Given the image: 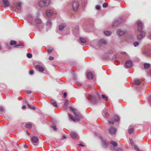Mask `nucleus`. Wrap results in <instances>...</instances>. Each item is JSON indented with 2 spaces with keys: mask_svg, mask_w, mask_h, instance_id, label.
Segmentation results:
<instances>
[{
  "mask_svg": "<svg viewBox=\"0 0 151 151\" xmlns=\"http://www.w3.org/2000/svg\"><path fill=\"white\" fill-rule=\"evenodd\" d=\"M25 126L26 128L29 129H31L32 127V125L30 123H28L26 124Z\"/></svg>",
  "mask_w": 151,
  "mask_h": 151,
  "instance_id": "nucleus-28",
  "label": "nucleus"
},
{
  "mask_svg": "<svg viewBox=\"0 0 151 151\" xmlns=\"http://www.w3.org/2000/svg\"><path fill=\"white\" fill-rule=\"evenodd\" d=\"M134 83L137 86H140L141 85L143 84L142 82L140 80L136 79L134 81Z\"/></svg>",
  "mask_w": 151,
  "mask_h": 151,
  "instance_id": "nucleus-9",
  "label": "nucleus"
},
{
  "mask_svg": "<svg viewBox=\"0 0 151 151\" xmlns=\"http://www.w3.org/2000/svg\"><path fill=\"white\" fill-rule=\"evenodd\" d=\"M69 103V101L68 99H65V101L64 104V105L66 106H67L68 104Z\"/></svg>",
  "mask_w": 151,
  "mask_h": 151,
  "instance_id": "nucleus-36",
  "label": "nucleus"
},
{
  "mask_svg": "<svg viewBox=\"0 0 151 151\" xmlns=\"http://www.w3.org/2000/svg\"><path fill=\"white\" fill-rule=\"evenodd\" d=\"M52 128L54 130H55V131H57V128L55 126H52Z\"/></svg>",
  "mask_w": 151,
  "mask_h": 151,
  "instance_id": "nucleus-53",
  "label": "nucleus"
},
{
  "mask_svg": "<svg viewBox=\"0 0 151 151\" xmlns=\"http://www.w3.org/2000/svg\"><path fill=\"white\" fill-rule=\"evenodd\" d=\"M35 22L36 24V26L37 27H38L39 28V27L38 26V24L40 27L42 26L41 21L40 19H36L35 20Z\"/></svg>",
  "mask_w": 151,
  "mask_h": 151,
  "instance_id": "nucleus-10",
  "label": "nucleus"
},
{
  "mask_svg": "<svg viewBox=\"0 0 151 151\" xmlns=\"http://www.w3.org/2000/svg\"><path fill=\"white\" fill-rule=\"evenodd\" d=\"M50 102L51 104L53 105L55 107H57V103L55 102V101L53 99H51L50 100Z\"/></svg>",
  "mask_w": 151,
  "mask_h": 151,
  "instance_id": "nucleus-23",
  "label": "nucleus"
},
{
  "mask_svg": "<svg viewBox=\"0 0 151 151\" xmlns=\"http://www.w3.org/2000/svg\"><path fill=\"white\" fill-rule=\"evenodd\" d=\"M22 46V47L23 46V45L22 44H18L17 43V46Z\"/></svg>",
  "mask_w": 151,
  "mask_h": 151,
  "instance_id": "nucleus-59",
  "label": "nucleus"
},
{
  "mask_svg": "<svg viewBox=\"0 0 151 151\" xmlns=\"http://www.w3.org/2000/svg\"><path fill=\"white\" fill-rule=\"evenodd\" d=\"M144 53L145 55L147 56L150 55H151V50L149 49H146Z\"/></svg>",
  "mask_w": 151,
  "mask_h": 151,
  "instance_id": "nucleus-14",
  "label": "nucleus"
},
{
  "mask_svg": "<svg viewBox=\"0 0 151 151\" xmlns=\"http://www.w3.org/2000/svg\"><path fill=\"white\" fill-rule=\"evenodd\" d=\"M50 4V0H41L38 3V5L41 7L48 6Z\"/></svg>",
  "mask_w": 151,
  "mask_h": 151,
  "instance_id": "nucleus-1",
  "label": "nucleus"
},
{
  "mask_svg": "<svg viewBox=\"0 0 151 151\" xmlns=\"http://www.w3.org/2000/svg\"><path fill=\"white\" fill-rule=\"evenodd\" d=\"M54 13L53 11L51 10H48L46 11V15L48 17H50Z\"/></svg>",
  "mask_w": 151,
  "mask_h": 151,
  "instance_id": "nucleus-8",
  "label": "nucleus"
},
{
  "mask_svg": "<svg viewBox=\"0 0 151 151\" xmlns=\"http://www.w3.org/2000/svg\"><path fill=\"white\" fill-rule=\"evenodd\" d=\"M148 38L151 40V35H149L148 37Z\"/></svg>",
  "mask_w": 151,
  "mask_h": 151,
  "instance_id": "nucleus-64",
  "label": "nucleus"
},
{
  "mask_svg": "<svg viewBox=\"0 0 151 151\" xmlns=\"http://www.w3.org/2000/svg\"><path fill=\"white\" fill-rule=\"evenodd\" d=\"M137 27L138 31H143V24L140 21H138L137 23Z\"/></svg>",
  "mask_w": 151,
  "mask_h": 151,
  "instance_id": "nucleus-4",
  "label": "nucleus"
},
{
  "mask_svg": "<svg viewBox=\"0 0 151 151\" xmlns=\"http://www.w3.org/2000/svg\"><path fill=\"white\" fill-rule=\"evenodd\" d=\"M129 141H130V142L131 143L132 145V144H133L134 143L132 139H129Z\"/></svg>",
  "mask_w": 151,
  "mask_h": 151,
  "instance_id": "nucleus-55",
  "label": "nucleus"
},
{
  "mask_svg": "<svg viewBox=\"0 0 151 151\" xmlns=\"http://www.w3.org/2000/svg\"><path fill=\"white\" fill-rule=\"evenodd\" d=\"M34 70H30L29 71V73L30 75H32L34 73Z\"/></svg>",
  "mask_w": 151,
  "mask_h": 151,
  "instance_id": "nucleus-45",
  "label": "nucleus"
},
{
  "mask_svg": "<svg viewBox=\"0 0 151 151\" xmlns=\"http://www.w3.org/2000/svg\"><path fill=\"white\" fill-rule=\"evenodd\" d=\"M79 6V3L78 1H75L73 2V7L74 11H76L78 9Z\"/></svg>",
  "mask_w": 151,
  "mask_h": 151,
  "instance_id": "nucleus-7",
  "label": "nucleus"
},
{
  "mask_svg": "<svg viewBox=\"0 0 151 151\" xmlns=\"http://www.w3.org/2000/svg\"><path fill=\"white\" fill-rule=\"evenodd\" d=\"M25 92L27 94H30L31 93V91H25Z\"/></svg>",
  "mask_w": 151,
  "mask_h": 151,
  "instance_id": "nucleus-51",
  "label": "nucleus"
},
{
  "mask_svg": "<svg viewBox=\"0 0 151 151\" xmlns=\"http://www.w3.org/2000/svg\"><path fill=\"white\" fill-rule=\"evenodd\" d=\"M72 74L73 76V79L74 80H76L77 79V77L76 74L73 72Z\"/></svg>",
  "mask_w": 151,
  "mask_h": 151,
  "instance_id": "nucleus-39",
  "label": "nucleus"
},
{
  "mask_svg": "<svg viewBox=\"0 0 151 151\" xmlns=\"http://www.w3.org/2000/svg\"><path fill=\"white\" fill-rule=\"evenodd\" d=\"M116 130L117 129L114 127H111L109 129V132L111 135L115 134Z\"/></svg>",
  "mask_w": 151,
  "mask_h": 151,
  "instance_id": "nucleus-6",
  "label": "nucleus"
},
{
  "mask_svg": "<svg viewBox=\"0 0 151 151\" xmlns=\"http://www.w3.org/2000/svg\"><path fill=\"white\" fill-rule=\"evenodd\" d=\"M69 109L70 110H71L73 112L74 114V113H75L77 112L76 110L75 109H74V108H73L71 106H70L69 107Z\"/></svg>",
  "mask_w": 151,
  "mask_h": 151,
  "instance_id": "nucleus-29",
  "label": "nucleus"
},
{
  "mask_svg": "<svg viewBox=\"0 0 151 151\" xmlns=\"http://www.w3.org/2000/svg\"><path fill=\"white\" fill-rule=\"evenodd\" d=\"M115 120L116 121H118L119 120V117L117 116H115L114 117Z\"/></svg>",
  "mask_w": 151,
  "mask_h": 151,
  "instance_id": "nucleus-40",
  "label": "nucleus"
},
{
  "mask_svg": "<svg viewBox=\"0 0 151 151\" xmlns=\"http://www.w3.org/2000/svg\"><path fill=\"white\" fill-rule=\"evenodd\" d=\"M146 35L145 32L143 31H138L137 36V39L140 40L144 37Z\"/></svg>",
  "mask_w": 151,
  "mask_h": 151,
  "instance_id": "nucleus-2",
  "label": "nucleus"
},
{
  "mask_svg": "<svg viewBox=\"0 0 151 151\" xmlns=\"http://www.w3.org/2000/svg\"><path fill=\"white\" fill-rule=\"evenodd\" d=\"M79 145L81 146L82 147H85V145L83 144L82 143H81L78 144Z\"/></svg>",
  "mask_w": 151,
  "mask_h": 151,
  "instance_id": "nucleus-56",
  "label": "nucleus"
},
{
  "mask_svg": "<svg viewBox=\"0 0 151 151\" xmlns=\"http://www.w3.org/2000/svg\"><path fill=\"white\" fill-rule=\"evenodd\" d=\"M80 40L83 43H85L86 42V40L85 39L82 38H80Z\"/></svg>",
  "mask_w": 151,
  "mask_h": 151,
  "instance_id": "nucleus-38",
  "label": "nucleus"
},
{
  "mask_svg": "<svg viewBox=\"0 0 151 151\" xmlns=\"http://www.w3.org/2000/svg\"><path fill=\"white\" fill-rule=\"evenodd\" d=\"M134 148L135 150H137L139 149L138 147H137V146L136 145L134 146Z\"/></svg>",
  "mask_w": 151,
  "mask_h": 151,
  "instance_id": "nucleus-58",
  "label": "nucleus"
},
{
  "mask_svg": "<svg viewBox=\"0 0 151 151\" xmlns=\"http://www.w3.org/2000/svg\"><path fill=\"white\" fill-rule=\"evenodd\" d=\"M24 147L25 148H27L28 147V146L26 145H24Z\"/></svg>",
  "mask_w": 151,
  "mask_h": 151,
  "instance_id": "nucleus-61",
  "label": "nucleus"
},
{
  "mask_svg": "<svg viewBox=\"0 0 151 151\" xmlns=\"http://www.w3.org/2000/svg\"><path fill=\"white\" fill-rule=\"evenodd\" d=\"M76 83L79 86H81L82 85L81 83L79 82H76Z\"/></svg>",
  "mask_w": 151,
  "mask_h": 151,
  "instance_id": "nucleus-57",
  "label": "nucleus"
},
{
  "mask_svg": "<svg viewBox=\"0 0 151 151\" xmlns=\"http://www.w3.org/2000/svg\"><path fill=\"white\" fill-rule=\"evenodd\" d=\"M87 77L89 79H92L93 78V75L91 72H89L87 74Z\"/></svg>",
  "mask_w": 151,
  "mask_h": 151,
  "instance_id": "nucleus-20",
  "label": "nucleus"
},
{
  "mask_svg": "<svg viewBox=\"0 0 151 151\" xmlns=\"http://www.w3.org/2000/svg\"><path fill=\"white\" fill-rule=\"evenodd\" d=\"M134 128H133L131 127L128 130V132L129 134H131L133 132Z\"/></svg>",
  "mask_w": 151,
  "mask_h": 151,
  "instance_id": "nucleus-33",
  "label": "nucleus"
},
{
  "mask_svg": "<svg viewBox=\"0 0 151 151\" xmlns=\"http://www.w3.org/2000/svg\"><path fill=\"white\" fill-rule=\"evenodd\" d=\"M96 8L97 10H99L100 9V6L99 5H96Z\"/></svg>",
  "mask_w": 151,
  "mask_h": 151,
  "instance_id": "nucleus-52",
  "label": "nucleus"
},
{
  "mask_svg": "<svg viewBox=\"0 0 151 151\" xmlns=\"http://www.w3.org/2000/svg\"><path fill=\"white\" fill-rule=\"evenodd\" d=\"M74 115L75 117L76 120L78 121H79L80 119L82 117L81 115L78 112H76L74 114Z\"/></svg>",
  "mask_w": 151,
  "mask_h": 151,
  "instance_id": "nucleus-5",
  "label": "nucleus"
},
{
  "mask_svg": "<svg viewBox=\"0 0 151 151\" xmlns=\"http://www.w3.org/2000/svg\"><path fill=\"white\" fill-rule=\"evenodd\" d=\"M26 108V106H25V105H24V106H22V109H25V108Z\"/></svg>",
  "mask_w": 151,
  "mask_h": 151,
  "instance_id": "nucleus-62",
  "label": "nucleus"
},
{
  "mask_svg": "<svg viewBox=\"0 0 151 151\" xmlns=\"http://www.w3.org/2000/svg\"><path fill=\"white\" fill-rule=\"evenodd\" d=\"M96 93L98 97L99 98V99L100 100H101V97L100 95L98 94L97 92H96Z\"/></svg>",
  "mask_w": 151,
  "mask_h": 151,
  "instance_id": "nucleus-46",
  "label": "nucleus"
},
{
  "mask_svg": "<svg viewBox=\"0 0 151 151\" xmlns=\"http://www.w3.org/2000/svg\"><path fill=\"white\" fill-rule=\"evenodd\" d=\"M70 134L71 137L73 139H76L78 137L77 134L74 132H70Z\"/></svg>",
  "mask_w": 151,
  "mask_h": 151,
  "instance_id": "nucleus-15",
  "label": "nucleus"
},
{
  "mask_svg": "<svg viewBox=\"0 0 151 151\" xmlns=\"http://www.w3.org/2000/svg\"><path fill=\"white\" fill-rule=\"evenodd\" d=\"M121 54H124V55H127V54L126 52H121Z\"/></svg>",
  "mask_w": 151,
  "mask_h": 151,
  "instance_id": "nucleus-60",
  "label": "nucleus"
},
{
  "mask_svg": "<svg viewBox=\"0 0 151 151\" xmlns=\"http://www.w3.org/2000/svg\"><path fill=\"white\" fill-rule=\"evenodd\" d=\"M99 44L101 45L102 44H107V41L105 39H102L99 41Z\"/></svg>",
  "mask_w": 151,
  "mask_h": 151,
  "instance_id": "nucleus-18",
  "label": "nucleus"
},
{
  "mask_svg": "<svg viewBox=\"0 0 151 151\" xmlns=\"http://www.w3.org/2000/svg\"><path fill=\"white\" fill-rule=\"evenodd\" d=\"M66 26L65 23H62L58 27L59 29L60 30H62Z\"/></svg>",
  "mask_w": 151,
  "mask_h": 151,
  "instance_id": "nucleus-17",
  "label": "nucleus"
},
{
  "mask_svg": "<svg viewBox=\"0 0 151 151\" xmlns=\"http://www.w3.org/2000/svg\"><path fill=\"white\" fill-rule=\"evenodd\" d=\"M101 99H102L106 101H107L108 100V97L104 94H103L101 95Z\"/></svg>",
  "mask_w": 151,
  "mask_h": 151,
  "instance_id": "nucleus-27",
  "label": "nucleus"
},
{
  "mask_svg": "<svg viewBox=\"0 0 151 151\" xmlns=\"http://www.w3.org/2000/svg\"><path fill=\"white\" fill-rule=\"evenodd\" d=\"M27 56L29 58H31L32 57V55L31 54L28 53L27 54Z\"/></svg>",
  "mask_w": 151,
  "mask_h": 151,
  "instance_id": "nucleus-42",
  "label": "nucleus"
},
{
  "mask_svg": "<svg viewBox=\"0 0 151 151\" xmlns=\"http://www.w3.org/2000/svg\"><path fill=\"white\" fill-rule=\"evenodd\" d=\"M3 2L6 7L8 6L9 5V3L8 0H2Z\"/></svg>",
  "mask_w": 151,
  "mask_h": 151,
  "instance_id": "nucleus-22",
  "label": "nucleus"
},
{
  "mask_svg": "<svg viewBox=\"0 0 151 151\" xmlns=\"http://www.w3.org/2000/svg\"><path fill=\"white\" fill-rule=\"evenodd\" d=\"M31 139L32 142L34 143H36L38 141V138L36 136L32 137Z\"/></svg>",
  "mask_w": 151,
  "mask_h": 151,
  "instance_id": "nucleus-16",
  "label": "nucleus"
},
{
  "mask_svg": "<svg viewBox=\"0 0 151 151\" xmlns=\"http://www.w3.org/2000/svg\"><path fill=\"white\" fill-rule=\"evenodd\" d=\"M108 4L107 3H104L103 4L102 6L104 7H106L108 6Z\"/></svg>",
  "mask_w": 151,
  "mask_h": 151,
  "instance_id": "nucleus-44",
  "label": "nucleus"
},
{
  "mask_svg": "<svg viewBox=\"0 0 151 151\" xmlns=\"http://www.w3.org/2000/svg\"><path fill=\"white\" fill-rule=\"evenodd\" d=\"M22 4L20 2L17 3L16 5V7L17 9L20 10L21 9Z\"/></svg>",
  "mask_w": 151,
  "mask_h": 151,
  "instance_id": "nucleus-21",
  "label": "nucleus"
},
{
  "mask_svg": "<svg viewBox=\"0 0 151 151\" xmlns=\"http://www.w3.org/2000/svg\"><path fill=\"white\" fill-rule=\"evenodd\" d=\"M53 50V49L52 48H48L47 50V52L48 53H50Z\"/></svg>",
  "mask_w": 151,
  "mask_h": 151,
  "instance_id": "nucleus-37",
  "label": "nucleus"
},
{
  "mask_svg": "<svg viewBox=\"0 0 151 151\" xmlns=\"http://www.w3.org/2000/svg\"><path fill=\"white\" fill-rule=\"evenodd\" d=\"M10 45L13 46V47H17V42L14 40H12L10 41Z\"/></svg>",
  "mask_w": 151,
  "mask_h": 151,
  "instance_id": "nucleus-13",
  "label": "nucleus"
},
{
  "mask_svg": "<svg viewBox=\"0 0 151 151\" xmlns=\"http://www.w3.org/2000/svg\"><path fill=\"white\" fill-rule=\"evenodd\" d=\"M134 46L136 47L139 45V42H136L134 43Z\"/></svg>",
  "mask_w": 151,
  "mask_h": 151,
  "instance_id": "nucleus-48",
  "label": "nucleus"
},
{
  "mask_svg": "<svg viewBox=\"0 0 151 151\" xmlns=\"http://www.w3.org/2000/svg\"><path fill=\"white\" fill-rule=\"evenodd\" d=\"M116 150L117 151H123V150L122 148L119 147L117 148L116 149Z\"/></svg>",
  "mask_w": 151,
  "mask_h": 151,
  "instance_id": "nucleus-49",
  "label": "nucleus"
},
{
  "mask_svg": "<svg viewBox=\"0 0 151 151\" xmlns=\"http://www.w3.org/2000/svg\"><path fill=\"white\" fill-rule=\"evenodd\" d=\"M105 117L106 118H108L109 117V114L108 112H106L105 114Z\"/></svg>",
  "mask_w": 151,
  "mask_h": 151,
  "instance_id": "nucleus-41",
  "label": "nucleus"
},
{
  "mask_svg": "<svg viewBox=\"0 0 151 151\" xmlns=\"http://www.w3.org/2000/svg\"><path fill=\"white\" fill-rule=\"evenodd\" d=\"M108 123L109 124H113L114 123V121L112 119L110 121H109Z\"/></svg>",
  "mask_w": 151,
  "mask_h": 151,
  "instance_id": "nucleus-43",
  "label": "nucleus"
},
{
  "mask_svg": "<svg viewBox=\"0 0 151 151\" xmlns=\"http://www.w3.org/2000/svg\"><path fill=\"white\" fill-rule=\"evenodd\" d=\"M65 138H66V137H65V136L64 135V136H63L62 137V139H65Z\"/></svg>",
  "mask_w": 151,
  "mask_h": 151,
  "instance_id": "nucleus-63",
  "label": "nucleus"
},
{
  "mask_svg": "<svg viewBox=\"0 0 151 151\" xmlns=\"http://www.w3.org/2000/svg\"><path fill=\"white\" fill-rule=\"evenodd\" d=\"M27 106L30 109L34 110L35 109V107L32 105L30 104H27Z\"/></svg>",
  "mask_w": 151,
  "mask_h": 151,
  "instance_id": "nucleus-31",
  "label": "nucleus"
},
{
  "mask_svg": "<svg viewBox=\"0 0 151 151\" xmlns=\"http://www.w3.org/2000/svg\"><path fill=\"white\" fill-rule=\"evenodd\" d=\"M120 21L119 20H117L113 24V25L114 26H116L119 24L121 23Z\"/></svg>",
  "mask_w": 151,
  "mask_h": 151,
  "instance_id": "nucleus-25",
  "label": "nucleus"
},
{
  "mask_svg": "<svg viewBox=\"0 0 151 151\" xmlns=\"http://www.w3.org/2000/svg\"><path fill=\"white\" fill-rule=\"evenodd\" d=\"M105 34L106 35H109L111 34V32L109 31H106L104 32Z\"/></svg>",
  "mask_w": 151,
  "mask_h": 151,
  "instance_id": "nucleus-35",
  "label": "nucleus"
},
{
  "mask_svg": "<svg viewBox=\"0 0 151 151\" xmlns=\"http://www.w3.org/2000/svg\"><path fill=\"white\" fill-rule=\"evenodd\" d=\"M49 60H52L54 59V57H52V56H50L49 57Z\"/></svg>",
  "mask_w": 151,
  "mask_h": 151,
  "instance_id": "nucleus-47",
  "label": "nucleus"
},
{
  "mask_svg": "<svg viewBox=\"0 0 151 151\" xmlns=\"http://www.w3.org/2000/svg\"><path fill=\"white\" fill-rule=\"evenodd\" d=\"M35 67L36 69H38L40 72H42L44 70V68L39 65H36Z\"/></svg>",
  "mask_w": 151,
  "mask_h": 151,
  "instance_id": "nucleus-19",
  "label": "nucleus"
},
{
  "mask_svg": "<svg viewBox=\"0 0 151 151\" xmlns=\"http://www.w3.org/2000/svg\"><path fill=\"white\" fill-rule=\"evenodd\" d=\"M110 143L111 144H112V145H113L114 147L117 146V143L114 141H111L110 142Z\"/></svg>",
  "mask_w": 151,
  "mask_h": 151,
  "instance_id": "nucleus-32",
  "label": "nucleus"
},
{
  "mask_svg": "<svg viewBox=\"0 0 151 151\" xmlns=\"http://www.w3.org/2000/svg\"><path fill=\"white\" fill-rule=\"evenodd\" d=\"M132 62L131 60L127 61L125 63V67L127 68H130L132 66Z\"/></svg>",
  "mask_w": 151,
  "mask_h": 151,
  "instance_id": "nucleus-12",
  "label": "nucleus"
},
{
  "mask_svg": "<svg viewBox=\"0 0 151 151\" xmlns=\"http://www.w3.org/2000/svg\"><path fill=\"white\" fill-rule=\"evenodd\" d=\"M150 64L148 63H145L144 64V68L146 69H148L150 67Z\"/></svg>",
  "mask_w": 151,
  "mask_h": 151,
  "instance_id": "nucleus-30",
  "label": "nucleus"
},
{
  "mask_svg": "<svg viewBox=\"0 0 151 151\" xmlns=\"http://www.w3.org/2000/svg\"><path fill=\"white\" fill-rule=\"evenodd\" d=\"M117 33L118 35L121 36L124 34V32L120 30H118L117 31Z\"/></svg>",
  "mask_w": 151,
  "mask_h": 151,
  "instance_id": "nucleus-24",
  "label": "nucleus"
},
{
  "mask_svg": "<svg viewBox=\"0 0 151 151\" xmlns=\"http://www.w3.org/2000/svg\"><path fill=\"white\" fill-rule=\"evenodd\" d=\"M0 111L3 112H4L5 111V109L4 107L3 106H0Z\"/></svg>",
  "mask_w": 151,
  "mask_h": 151,
  "instance_id": "nucleus-34",
  "label": "nucleus"
},
{
  "mask_svg": "<svg viewBox=\"0 0 151 151\" xmlns=\"http://www.w3.org/2000/svg\"><path fill=\"white\" fill-rule=\"evenodd\" d=\"M89 99L90 100L91 102L92 103L94 104H95L96 103L97 99L95 97L92 96H90Z\"/></svg>",
  "mask_w": 151,
  "mask_h": 151,
  "instance_id": "nucleus-11",
  "label": "nucleus"
},
{
  "mask_svg": "<svg viewBox=\"0 0 151 151\" xmlns=\"http://www.w3.org/2000/svg\"><path fill=\"white\" fill-rule=\"evenodd\" d=\"M68 115L69 118L71 119V120L75 122H76V120L75 118L73 116L70 114H68Z\"/></svg>",
  "mask_w": 151,
  "mask_h": 151,
  "instance_id": "nucleus-26",
  "label": "nucleus"
},
{
  "mask_svg": "<svg viewBox=\"0 0 151 151\" xmlns=\"http://www.w3.org/2000/svg\"><path fill=\"white\" fill-rule=\"evenodd\" d=\"M67 94L66 93V92H64L63 93V97L64 98H66V97H67Z\"/></svg>",
  "mask_w": 151,
  "mask_h": 151,
  "instance_id": "nucleus-54",
  "label": "nucleus"
},
{
  "mask_svg": "<svg viewBox=\"0 0 151 151\" xmlns=\"http://www.w3.org/2000/svg\"><path fill=\"white\" fill-rule=\"evenodd\" d=\"M100 138L101 140L102 146L105 148H107L108 146L107 141L106 139H104L103 137L101 136L100 137Z\"/></svg>",
  "mask_w": 151,
  "mask_h": 151,
  "instance_id": "nucleus-3",
  "label": "nucleus"
},
{
  "mask_svg": "<svg viewBox=\"0 0 151 151\" xmlns=\"http://www.w3.org/2000/svg\"><path fill=\"white\" fill-rule=\"evenodd\" d=\"M6 46L7 49L9 50V44L6 43Z\"/></svg>",
  "mask_w": 151,
  "mask_h": 151,
  "instance_id": "nucleus-50",
  "label": "nucleus"
}]
</instances>
